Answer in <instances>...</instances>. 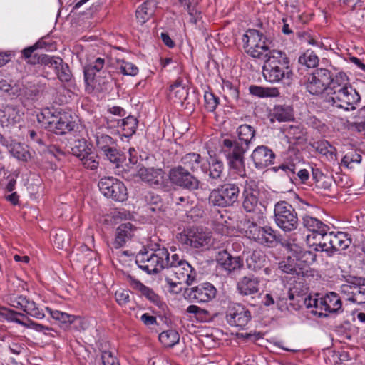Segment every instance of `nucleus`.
Instances as JSON below:
<instances>
[{
  "mask_svg": "<svg viewBox=\"0 0 365 365\" xmlns=\"http://www.w3.org/2000/svg\"><path fill=\"white\" fill-rule=\"evenodd\" d=\"M264 78L271 83H279L283 79L289 80L293 73L289 68V59L286 53L273 50L272 55L267 58L262 66Z\"/></svg>",
  "mask_w": 365,
  "mask_h": 365,
  "instance_id": "f257e3e1",
  "label": "nucleus"
},
{
  "mask_svg": "<svg viewBox=\"0 0 365 365\" xmlns=\"http://www.w3.org/2000/svg\"><path fill=\"white\" fill-rule=\"evenodd\" d=\"M242 42L245 51L254 58L265 61L272 55V42L257 30H248L242 36Z\"/></svg>",
  "mask_w": 365,
  "mask_h": 365,
  "instance_id": "f03ea898",
  "label": "nucleus"
},
{
  "mask_svg": "<svg viewBox=\"0 0 365 365\" xmlns=\"http://www.w3.org/2000/svg\"><path fill=\"white\" fill-rule=\"evenodd\" d=\"M170 254L165 247L139 253L135 262L142 270L148 274H156L166 269Z\"/></svg>",
  "mask_w": 365,
  "mask_h": 365,
  "instance_id": "7ed1b4c3",
  "label": "nucleus"
},
{
  "mask_svg": "<svg viewBox=\"0 0 365 365\" xmlns=\"http://www.w3.org/2000/svg\"><path fill=\"white\" fill-rule=\"evenodd\" d=\"M96 146L98 152L110 163L115 165V173L125 178L121 170L120 164L125 160V156L117 148V140L111 136L97 132L95 135Z\"/></svg>",
  "mask_w": 365,
  "mask_h": 365,
  "instance_id": "20e7f679",
  "label": "nucleus"
},
{
  "mask_svg": "<svg viewBox=\"0 0 365 365\" xmlns=\"http://www.w3.org/2000/svg\"><path fill=\"white\" fill-rule=\"evenodd\" d=\"M322 98L324 107L335 106L346 110L356 109L355 105L360 101L359 94L351 86L327 93Z\"/></svg>",
  "mask_w": 365,
  "mask_h": 365,
  "instance_id": "39448f33",
  "label": "nucleus"
},
{
  "mask_svg": "<svg viewBox=\"0 0 365 365\" xmlns=\"http://www.w3.org/2000/svg\"><path fill=\"white\" fill-rule=\"evenodd\" d=\"M248 149L237 139H224L222 141V150L226 156L228 165L240 176L245 174V153Z\"/></svg>",
  "mask_w": 365,
  "mask_h": 365,
  "instance_id": "423d86ee",
  "label": "nucleus"
},
{
  "mask_svg": "<svg viewBox=\"0 0 365 365\" xmlns=\"http://www.w3.org/2000/svg\"><path fill=\"white\" fill-rule=\"evenodd\" d=\"M351 242L352 240L347 232H326L314 250L316 251L325 252L329 257H331L336 252L347 249Z\"/></svg>",
  "mask_w": 365,
  "mask_h": 365,
  "instance_id": "0eeeda50",
  "label": "nucleus"
},
{
  "mask_svg": "<svg viewBox=\"0 0 365 365\" xmlns=\"http://www.w3.org/2000/svg\"><path fill=\"white\" fill-rule=\"evenodd\" d=\"M240 188L235 183H225L213 189L208 196L210 206L227 207L238 201Z\"/></svg>",
  "mask_w": 365,
  "mask_h": 365,
  "instance_id": "6e6552de",
  "label": "nucleus"
},
{
  "mask_svg": "<svg viewBox=\"0 0 365 365\" xmlns=\"http://www.w3.org/2000/svg\"><path fill=\"white\" fill-rule=\"evenodd\" d=\"M105 65L104 58H98L95 61L84 68V79L86 83V91L91 93L96 91L101 92L107 90V85L108 80L106 77L101 78L100 76H96Z\"/></svg>",
  "mask_w": 365,
  "mask_h": 365,
  "instance_id": "1a4fd4ad",
  "label": "nucleus"
},
{
  "mask_svg": "<svg viewBox=\"0 0 365 365\" xmlns=\"http://www.w3.org/2000/svg\"><path fill=\"white\" fill-rule=\"evenodd\" d=\"M274 220L284 232H291L298 226L297 212L292 205L286 201H279L274 206Z\"/></svg>",
  "mask_w": 365,
  "mask_h": 365,
  "instance_id": "9d476101",
  "label": "nucleus"
},
{
  "mask_svg": "<svg viewBox=\"0 0 365 365\" xmlns=\"http://www.w3.org/2000/svg\"><path fill=\"white\" fill-rule=\"evenodd\" d=\"M166 269L169 274H173L180 284L185 282L191 285L195 280L196 273L192 266L185 260L180 259L178 255L173 254L169 257Z\"/></svg>",
  "mask_w": 365,
  "mask_h": 365,
  "instance_id": "9b49d317",
  "label": "nucleus"
},
{
  "mask_svg": "<svg viewBox=\"0 0 365 365\" xmlns=\"http://www.w3.org/2000/svg\"><path fill=\"white\" fill-rule=\"evenodd\" d=\"M259 191L257 183L254 180L247 182L243 191L244 200L242 207L247 212H255L257 215V222L263 220V212L261 204H259Z\"/></svg>",
  "mask_w": 365,
  "mask_h": 365,
  "instance_id": "f8f14e48",
  "label": "nucleus"
},
{
  "mask_svg": "<svg viewBox=\"0 0 365 365\" xmlns=\"http://www.w3.org/2000/svg\"><path fill=\"white\" fill-rule=\"evenodd\" d=\"M98 187L104 196L115 201L123 202L127 199V188L119 180L112 177L101 178Z\"/></svg>",
  "mask_w": 365,
  "mask_h": 365,
  "instance_id": "ddd939ff",
  "label": "nucleus"
},
{
  "mask_svg": "<svg viewBox=\"0 0 365 365\" xmlns=\"http://www.w3.org/2000/svg\"><path fill=\"white\" fill-rule=\"evenodd\" d=\"M169 179L173 184L190 191L198 190L200 184L197 178L181 165L170 170Z\"/></svg>",
  "mask_w": 365,
  "mask_h": 365,
  "instance_id": "4468645a",
  "label": "nucleus"
},
{
  "mask_svg": "<svg viewBox=\"0 0 365 365\" xmlns=\"http://www.w3.org/2000/svg\"><path fill=\"white\" fill-rule=\"evenodd\" d=\"M331 83V72L327 68H318L310 74L307 79V89L312 95L322 94L329 91Z\"/></svg>",
  "mask_w": 365,
  "mask_h": 365,
  "instance_id": "2eb2a0df",
  "label": "nucleus"
},
{
  "mask_svg": "<svg viewBox=\"0 0 365 365\" xmlns=\"http://www.w3.org/2000/svg\"><path fill=\"white\" fill-rule=\"evenodd\" d=\"M6 319L11 322H15L22 326L32 329L38 332H43L45 335L50 336L51 337H56L57 336V331L53 330L52 328L46 327L41 324H37L34 321L29 319L24 314L16 312L13 310H9L6 313Z\"/></svg>",
  "mask_w": 365,
  "mask_h": 365,
  "instance_id": "dca6fc26",
  "label": "nucleus"
},
{
  "mask_svg": "<svg viewBox=\"0 0 365 365\" xmlns=\"http://www.w3.org/2000/svg\"><path fill=\"white\" fill-rule=\"evenodd\" d=\"M226 319L231 326L244 328L251 319L250 312L240 304H234L229 307Z\"/></svg>",
  "mask_w": 365,
  "mask_h": 365,
  "instance_id": "f3484780",
  "label": "nucleus"
},
{
  "mask_svg": "<svg viewBox=\"0 0 365 365\" xmlns=\"http://www.w3.org/2000/svg\"><path fill=\"white\" fill-rule=\"evenodd\" d=\"M123 173L125 176V179H128L130 176L137 175L143 181L150 184V185H159L163 182V172L161 169L147 168L145 167L140 168L139 170H136L134 167H132L130 172L131 174L129 175L128 172L121 168Z\"/></svg>",
  "mask_w": 365,
  "mask_h": 365,
  "instance_id": "a211bd4d",
  "label": "nucleus"
},
{
  "mask_svg": "<svg viewBox=\"0 0 365 365\" xmlns=\"http://www.w3.org/2000/svg\"><path fill=\"white\" fill-rule=\"evenodd\" d=\"M180 240L192 247L199 248L210 243V235L202 228L192 227L180 235Z\"/></svg>",
  "mask_w": 365,
  "mask_h": 365,
  "instance_id": "6ab92c4d",
  "label": "nucleus"
},
{
  "mask_svg": "<svg viewBox=\"0 0 365 365\" xmlns=\"http://www.w3.org/2000/svg\"><path fill=\"white\" fill-rule=\"evenodd\" d=\"M216 261L217 266L227 274L240 270L244 265L243 259L241 257H234L225 250L217 253Z\"/></svg>",
  "mask_w": 365,
  "mask_h": 365,
  "instance_id": "aec40b11",
  "label": "nucleus"
},
{
  "mask_svg": "<svg viewBox=\"0 0 365 365\" xmlns=\"http://www.w3.org/2000/svg\"><path fill=\"white\" fill-rule=\"evenodd\" d=\"M341 292L346 300L361 305L365 304V287L348 282L341 287Z\"/></svg>",
  "mask_w": 365,
  "mask_h": 365,
  "instance_id": "412c9836",
  "label": "nucleus"
},
{
  "mask_svg": "<svg viewBox=\"0 0 365 365\" xmlns=\"http://www.w3.org/2000/svg\"><path fill=\"white\" fill-rule=\"evenodd\" d=\"M275 155L274 152L265 145L257 146L252 153L251 159L255 167L263 169L274 163Z\"/></svg>",
  "mask_w": 365,
  "mask_h": 365,
  "instance_id": "4be33fe9",
  "label": "nucleus"
},
{
  "mask_svg": "<svg viewBox=\"0 0 365 365\" xmlns=\"http://www.w3.org/2000/svg\"><path fill=\"white\" fill-rule=\"evenodd\" d=\"M128 282L130 286L140 292L141 294L145 297L150 302L156 305L159 309L164 310L166 304L163 302L160 297L156 294L152 289L142 284L139 280L135 279L130 275L128 276Z\"/></svg>",
  "mask_w": 365,
  "mask_h": 365,
  "instance_id": "5701e85b",
  "label": "nucleus"
},
{
  "mask_svg": "<svg viewBox=\"0 0 365 365\" xmlns=\"http://www.w3.org/2000/svg\"><path fill=\"white\" fill-rule=\"evenodd\" d=\"M216 292L215 287L206 282L191 288L189 296L197 302H207L215 297Z\"/></svg>",
  "mask_w": 365,
  "mask_h": 365,
  "instance_id": "b1692460",
  "label": "nucleus"
},
{
  "mask_svg": "<svg viewBox=\"0 0 365 365\" xmlns=\"http://www.w3.org/2000/svg\"><path fill=\"white\" fill-rule=\"evenodd\" d=\"M71 118V116L67 113H60L59 115L53 116L52 120L48 121V125L58 134L66 133V131H73L75 127L78 128V126Z\"/></svg>",
  "mask_w": 365,
  "mask_h": 365,
  "instance_id": "393cba45",
  "label": "nucleus"
},
{
  "mask_svg": "<svg viewBox=\"0 0 365 365\" xmlns=\"http://www.w3.org/2000/svg\"><path fill=\"white\" fill-rule=\"evenodd\" d=\"M136 227L130 222L120 225L115 231V237L113 242V247L119 249L130 241L135 235Z\"/></svg>",
  "mask_w": 365,
  "mask_h": 365,
  "instance_id": "a878e982",
  "label": "nucleus"
},
{
  "mask_svg": "<svg viewBox=\"0 0 365 365\" xmlns=\"http://www.w3.org/2000/svg\"><path fill=\"white\" fill-rule=\"evenodd\" d=\"M259 280L254 275L242 277L237 284L239 293L243 296L257 294L259 292Z\"/></svg>",
  "mask_w": 365,
  "mask_h": 365,
  "instance_id": "bb28decb",
  "label": "nucleus"
},
{
  "mask_svg": "<svg viewBox=\"0 0 365 365\" xmlns=\"http://www.w3.org/2000/svg\"><path fill=\"white\" fill-rule=\"evenodd\" d=\"M47 310L49 311L50 314L53 319L58 320L65 324H73V327L76 329H84V322L80 317L71 315L59 310H53L48 308H47Z\"/></svg>",
  "mask_w": 365,
  "mask_h": 365,
  "instance_id": "cd10ccee",
  "label": "nucleus"
},
{
  "mask_svg": "<svg viewBox=\"0 0 365 365\" xmlns=\"http://www.w3.org/2000/svg\"><path fill=\"white\" fill-rule=\"evenodd\" d=\"M14 302L16 303L14 305V307L22 309L24 312L33 317L36 319H43L44 317L42 310L37 307L34 301L30 300L26 297L20 296Z\"/></svg>",
  "mask_w": 365,
  "mask_h": 365,
  "instance_id": "c85d7f7f",
  "label": "nucleus"
},
{
  "mask_svg": "<svg viewBox=\"0 0 365 365\" xmlns=\"http://www.w3.org/2000/svg\"><path fill=\"white\" fill-rule=\"evenodd\" d=\"M321 305H324V310L333 314L343 312L342 302L340 297L335 292H329L322 297Z\"/></svg>",
  "mask_w": 365,
  "mask_h": 365,
  "instance_id": "c756f323",
  "label": "nucleus"
},
{
  "mask_svg": "<svg viewBox=\"0 0 365 365\" xmlns=\"http://www.w3.org/2000/svg\"><path fill=\"white\" fill-rule=\"evenodd\" d=\"M69 141L72 154L79 159H83L85 156L91 154V148L85 138H77L73 139L72 137H70Z\"/></svg>",
  "mask_w": 365,
  "mask_h": 365,
  "instance_id": "7c9ffc66",
  "label": "nucleus"
},
{
  "mask_svg": "<svg viewBox=\"0 0 365 365\" xmlns=\"http://www.w3.org/2000/svg\"><path fill=\"white\" fill-rule=\"evenodd\" d=\"M302 225L309 231L317 233L322 235V237L329 230V227L321 220L309 215H304L303 217Z\"/></svg>",
  "mask_w": 365,
  "mask_h": 365,
  "instance_id": "2f4dec72",
  "label": "nucleus"
},
{
  "mask_svg": "<svg viewBox=\"0 0 365 365\" xmlns=\"http://www.w3.org/2000/svg\"><path fill=\"white\" fill-rule=\"evenodd\" d=\"M156 6L153 1H147L138 8L135 16L138 21L142 25L148 21L154 14Z\"/></svg>",
  "mask_w": 365,
  "mask_h": 365,
  "instance_id": "473e14b6",
  "label": "nucleus"
},
{
  "mask_svg": "<svg viewBox=\"0 0 365 365\" xmlns=\"http://www.w3.org/2000/svg\"><path fill=\"white\" fill-rule=\"evenodd\" d=\"M237 140L244 145L245 148H249L252 140L255 139L256 130L249 125L243 124L237 129Z\"/></svg>",
  "mask_w": 365,
  "mask_h": 365,
  "instance_id": "72a5a7b5",
  "label": "nucleus"
},
{
  "mask_svg": "<svg viewBox=\"0 0 365 365\" xmlns=\"http://www.w3.org/2000/svg\"><path fill=\"white\" fill-rule=\"evenodd\" d=\"M294 257L289 256L284 260L279 263V269L283 272L292 275L304 276L302 268L299 267Z\"/></svg>",
  "mask_w": 365,
  "mask_h": 365,
  "instance_id": "f704fd0d",
  "label": "nucleus"
},
{
  "mask_svg": "<svg viewBox=\"0 0 365 365\" xmlns=\"http://www.w3.org/2000/svg\"><path fill=\"white\" fill-rule=\"evenodd\" d=\"M28 62L32 64L38 63L44 67L52 68L55 70L58 68V66H61L62 58L56 56H50L46 54L34 55V58L29 60Z\"/></svg>",
  "mask_w": 365,
  "mask_h": 365,
  "instance_id": "c9c22d12",
  "label": "nucleus"
},
{
  "mask_svg": "<svg viewBox=\"0 0 365 365\" xmlns=\"http://www.w3.org/2000/svg\"><path fill=\"white\" fill-rule=\"evenodd\" d=\"M207 159L209 169L208 175L212 180H219L222 177L224 165L222 160L215 155H209Z\"/></svg>",
  "mask_w": 365,
  "mask_h": 365,
  "instance_id": "e433bc0d",
  "label": "nucleus"
},
{
  "mask_svg": "<svg viewBox=\"0 0 365 365\" xmlns=\"http://www.w3.org/2000/svg\"><path fill=\"white\" fill-rule=\"evenodd\" d=\"M201 162L202 158L200 154L196 153H190L185 154L181 158V166L184 167L185 170H187L190 172H195L200 167Z\"/></svg>",
  "mask_w": 365,
  "mask_h": 365,
  "instance_id": "4c0bfd02",
  "label": "nucleus"
},
{
  "mask_svg": "<svg viewBox=\"0 0 365 365\" xmlns=\"http://www.w3.org/2000/svg\"><path fill=\"white\" fill-rule=\"evenodd\" d=\"M242 222L240 224H237V228L243 232L245 235L250 239H252L255 241L256 238H259V229L260 226H259L257 222H251L250 220L245 219L243 224L242 225Z\"/></svg>",
  "mask_w": 365,
  "mask_h": 365,
  "instance_id": "58836bf2",
  "label": "nucleus"
},
{
  "mask_svg": "<svg viewBox=\"0 0 365 365\" xmlns=\"http://www.w3.org/2000/svg\"><path fill=\"white\" fill-rule=\"evenodd\" d=\"M264 255L259 250H254L246 259L248 269L254 272L259 270L264 266Z\"/></svg>",
  "mask_w": 365,
  "mask_h": 365,
  "instance_id": "ea45409f",
  "label": "nucleus"
},
{
  "mask_svg": "<svg viewBox=\"0 0 365 365\" xmlns=\"http://www.w3.org/2000/svg\"><path fill=\"white\" fill-rule=\"evenodd\" d=\"M316 258V254L313 253L312 251L305 250L298 253V255L294 257V259H296L298 265H300L299 267L302 268L304 274L307 272V268L315 262Z\"/></svg>",
  "mask_w": 365,
  "mask_h": 365,
  "instance_id": "a19ab883",
  "label": "nucleus"
},
{
  "mask_svg": "<svg viewBox=\"0 0 365 365\" xmlns=\"http://www.w3.org/2000/svg\"><path fill=\"white\" fill-rule=\"evenodd\" d=\"M273 116L279 121H289L293 119L292 108L287 105L276 106L273 109Z\"/></svg>",
  "mask_w": 365,
  "mask_h": 365,
  "instance_id": "79ce46f5",
  "label": "nucleus"
},
{
  "mask_svg": "<svg viewBox=\"0 0 365 365\" xmlns=\"http://www.w3.org/2000/svg\"><path fill=\"white\" fill-rule=\"evenodd\" d=\"M179 334L173 329L163 331L159 334V340L165 347H173L179 342Z\"/></svg>",
  "mask_w": 365,
  "mask_h": 365,
  "instance_id": "37998d69",
  "label": "nucleus"
},
{
  "mask_svg": "<svg viewBox=\"0 0 365 365\" xmlns=\"http://www.w3.org/2000/svg\"><path fill=\"white\" fill-rule=\"evenodd\" d=\"M121 122L120 126L123 128V135L125 137L132 136L136 131L138 126V120L132 115H129L127 118L120 120L119 123Z\"/></svg>",
  "mask_w": 365,
  "mask_h": 365,
  "instance_id": "c03bdc74",
  "label": "nucleus"
},
{
  "mask_svg": "<svg viewBox=\"0 0 365 365\" xmlns=\"http://www.w3.org/2000/svg\"><path fill=\"white\" fill-rule=\"evenodd\" d=\"M347 81V76L344 73H339L335 77L331 75V83L329 86L327 93L336 91V90H339V88H348Z\"/></svg>",
  "mask_w": 365,
  "mask_h": 365,
  "instance_id": "a18cd8bd",
  "label": "nucleus"
},
{
  "mask_svg": "<svg viewBox=\"0 0 365 365\" xmlns=\"http://www.w3.org/2000/svg\"><path fill=\"white\" fill-rule=\"evenodd\" d=\"M96 254L86 245H83L79 249V252L72 255L73 260L82 263H87L95 257Z\"/></svg>",
  "mask_w": 365,
  "mask_h": 365,
  "instance_id": "49530a36",
  "label": "nucleus"
},
{
  "mask_svg": "<svg viewBox=\"0 0 365 365\" xmlns=\"http://www.w3.org/2000/svg\"><path fill=\"white\" fill-rule=\"evenodd\" d=\"M298 61L302 66H305L307 68H315L319 63V58L313 51L307 50L299 56Z\"/></svg>",
  "mask_w": 365,
  "mask_h": 365,
  "instance_id": "de8ad7c7",
  "label": "nucleus"
},
{
  "mask_svg": "<svg viewBox=\"0 0 365 365\" xmlns=\"http://www.w3.org/2000/svg\"><path fill=\"white\" fill-rule=\"evenodd\" d=\"M250 92L251 94L258 97H274L279 95V91L277 88H262L257 86H250Z\"/></svg>",
  "mask_w": 365,
  "mask_h": 365,
  "instance_id": "09e8293b",
  "label": "nucleus"
},
{
  "mask_svg": "<svg viewBox=\"0 0 365 365\" xmlns=\"http://www.w3.org/2000/svg\"><path fill=\"white\" fill-rule=\"evenodd\" d=\"M259 231V238H256V242L260 244H269L275 240L274 230L270 227H261Z\"/></svg>",
  "mask_w": 365,
  "mask_h": 365,
  "instance_id": "8fccbe9b",
  "label": "nucleus"
},
{
  "mask_svg": "<svg viewBox=\"0 0 365 365\" xmlns=\"http://www.w3.org/2000/svg\"><path fill=\"white\" fill-rule=\"evenodd\" d=\"M222 90L225 98L230 103L237 101L239 98V91L230 81H223Z\"/></svg>",
  "mask_w": 365,
  "mask_h": 365,
  "instance_id": "3c124183",
  "label": "nucleus"
},
{
  "mask_svg": "<svg viewBox=\"0 0 365 365\" xmlns=\"http://www.w3.org/2000/svg\"><path fill=\"white\" fill-rule=\"evenodd\" d=\"M292 291V290L287 288L284 284L279 283L273 289L272 293L277 301L284 302L285 304H287L288 297Z\"/></svg>",
  "mask_w": 365,
  "mask_h": 365,
  "instance_id": "603ef678",
  "label": "nucleus"
},
{
  "mask_svg": "<svg viewBox=\"0 0 365 365\" xmlns=\"http://www.w3.org/2000/svg\"><path fill=\"white\" fill-rule=\"evenodd\" d=\"M288 299L291 301L289 304L287 303V307L289 309L299 310L304 304V296L299 293L295 294L293 291L290 293Z\"/></svg>",
  "mask_w": 365,
  "mask_h": 365,
  "instance_id": "864d4df0",
  "label": "nucleus"
},
{
  "mask_svg": "<svg viewBox=\"0 0 365 365\" xmlns=\"http://www.w3.org/2000/svg\"><path fill=\"white\" fill-rule=\"evenodd\" d=\"M11 153L14 158L22 161H27L30 157L29 153L19 143L12 146Z\"/></svg>",
  "mask_w": 365,
  "mask_h": 365,
  "instance_id": "5fc2aeb1",
  "label": "nucleus"
},
{
  "mask_svg": "<svg viewBox=\"0 0 365 365\" xmlns=\"http://www.w3.org/2000/svg\"><path fill=\"white\" fill-rule=\"evenodd\" d=\"M58 78L62 82H68L71 78V73L67 64L63 63L62 60L61 66L54 70Z\"/></svg>",
  "mask_w": 365,
  "mask_h": 365,
  "instance_id": "6e6d98bb",
  "label": "nucleus"
},
{
  "mask_svg": "<svg viewBox=\"0 0 365 365\" xmlns=\"http://www.w3.org/2000/svg\"><path fill=\"white\" fill-rule=\"evenodd\" d=\"M53 244L58 248L63 249L69 242L68 234L63 231L60 230L55 234L53 238Z\"/></svg>",
  "mask_w": 365,
  "mask_h": 365,
  "instance_id": "4d7b16f0",
  "label": "nucleus"
},
{
  "mask_svg": "<svg viewBox=\"0 0 365 365\" xmlns=\"http://www.w3.org/2000/svg\"><path fill=\"white\" fill-rule=\"evenodd\" d=\"M287 135L290 139L294 140L296 143H300L305 140L304 133L298 126H290L287 130Z\"/></svg>",
  "mask_w": 365,
  "mask_h": 365,
  "instance_id": "13d9d810",
  "label": "nucleus"
},
{
  "mask_svg": "<svg viewBox=\"0 0 365 365\" xmlns=\"http://www.w3.org/2000/svg\"><path fill=\"white\" fill-rule=\"evenodd\" d=\"M120 69L123 74L134 76L138 73V68L136 66L130 62L122 61L120 65Z\"/></svg>",
  "mask_w": 365,
  "mask_h": 365,
  "instance_id": "bf43d9fd",
  "label": "nucleus"
},
{
  "mask_svg": "<svg viewBox=\"0 0 365 365\" xmlns=\"http://www.w3.org/2000/svg\"><path fill=\"white\" fill-rule=\"evenodd\" d=\"M205 101V107L207 110L212 112L217 108L219 100L218 98L215 96L213 93L206 92L204 96Z\"/></svg>",
  "mask_w": 365,
  "mask_h": 365,
  "instance_id": "052dcab7",
  "label": "nucleus"
},
{
  "mask_svg": "<svg viewBox=\"0 0 365 365\" xmlns=\"http://www.w3.org/2000/svg\"><path fill=\"white\" fill-rule=\"evenodd\" d=\"M276 170H281L285 173L292 182L297 180L296 177L297 167L294 164L281 165Z\"/></svg>",
  "mask_w": 365,
  "mask_h": 365,
  "instance_id": "680f3d73",
  "label": "nucleus"
},
{
  "mask_svg": "<svg viewBox=\"0 0 365 365\" xmlns=\"http://www.w3.org/2000/svg\"><path fill=\"white\" fill-rule=\"evenodd\" d=\"M98 156L91 153V155H88L85 158L80 159L82 161L83 166L91 170H95L98 167L99 163L97 160Z\"/></svg>",
  "mask_w": 365,
  "mask_h": 365,
  "instance_id": "e2e57ef3",
  "label": "nucleus"
},
{
  "mask_svg": "<svg viewBox=\"0 0 365 365\" xmlns=\"http://www.w3.org/2000/svg\"><path fill=\"white\" fill-rule=\"evenodd\" d=\"M361 156L356 153H348L342 158V163L349 168H352L353 163H359Z\"/></svg>",
  "mask_w": 365,
  "mask_h": 365,
  "instance_id": "0e129e2a",
  "label": "nucleus"
},
{
  "mask_svg": "<svg viewBox=\"0 0 365 365\" xmlns=\"http://www.w3.org/2000/svg\"><path fill=\"white\" fill-rule=\"evenodd\" d=\"M313 146L320 154L324 155H327L328 153L332 154L333 148L327 141L314 143Z\"/></svg>",
  "mask_w": 365,
  "mask_h": 365,
  "instance_id": "69168bd1",
  "label": "nucleus"
},
{
  "mask_svg": "<svg viewBox=\"0 0 365 365\" xmlns=\"http://www.w3.org/2000/svg\"><path fill=\"white\" fill-rule=\"evenodd\" d=\"M101 361L103 365H120L110 351H103L101 354Z\"/></svg>",
  "mask_w": 365,
  "mask_h": 365,
  "instance_id": "338daca9",
  "label": "nucleus"
},
{
  "mask_svg": "<svg viewBox=\"0 0 365 365\" xmlns=\"http://www.w3.org/2000/svg\"><path fill=\"white\" fill-rule=\"evenodd\" d=\"M115 296L117 302L120 306L125 305L129 302V291L127 289L116 291Z\"/></svg>",
  "mask_w": 365,
  "mask_h": 365,
  "instance_id": "774afa93",
  "label": "nucleus"
}]
</instances>
